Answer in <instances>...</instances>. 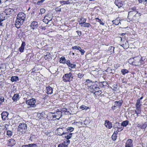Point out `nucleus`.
I'll return each instance as SVG.
<instances>
[{
	"mask_svg": "<svg viewBox=\"0 0 147 147\" xmlns=\"http://www.w3.org/2000/svg\"><path fill=\"white\" fill-rule=\"evenodd\" d=\"M105 125L107 128L109 129H111L113 127L112 123L108 120H105Z\"/></svg>",
	"mask_w": 147,
	"mask_h": 147,
	"instance_id": "obj_12",
	"label": "nucleus"
},
{
	"mask_svg": "<svg viewBox=\"0 0 147 147\" xmlns=\"http://www.w3.org/2000/svg\"><path fill=\"white\" fill-rule=\"evenodd\" d=\"M80 20L82 21L81 22L83 24H84L86 22V20L85 18H83L81 17L80 18Z\"/></svg>",
	"mask_w": 147,
	"mask_h": 147,
	"instance_id": "obj_47",
	"label": "nucleus"
},
{
	"mask_svg": "<svg viewBox=\"0 0 147 147\" xmlns=\"http://www.w3.org/2000/svg\"><path fill=\"white\" fill-rule=\"evenodd\" d=\"M71 1L70 0H66L65 1L63 0L62 1H60L59 3L60 4H62V5H64L67 4L68 5L70 3H71Z\"/></svg>",
	"mask_w": 147,
	"mask_h": 147,
	"instance_id": "obj_18",
	"label": "nucleus"
},
{
	"mask_svg": "<svg viewBox=\"0 0 147 147\" xmlns=\"http://www.w3.org/2000/svg\"><path fill=\"white\" fill-rule=\"evenodd\" d=\"M16 143V141L13 139H11L9 140L8 143V146H13Z\"/></svg>",
	"mask_w": 147,
	"mask_h": 147,
	"instance_id": "obj_19",
	"label": "nucleus"
},
{
	"mask_svg": "<svg viewBox=\"0 0 147 147\" xmlns=\"http://www.w3.org/2000/svg\"><path fill=\"white\" fill-rule=\"evenodd\" d=\"M114 3L119 8L122 7L123 5V2L121 0H115Z\"/></svg>",
	"mask_w": 147,
	"mask_h": 147,
	"instance_id": "obj_11",
	"label": "nucleus"
},
{
	"mask_svg": "<svg viewBox=\"0 0 147 147\" xmlns=\"http://www.w3.org/2000/svg\"><path fill=\"white\" fill-rule=\"evenodd\" d=\"M19 95L18 94H15L12 98V100L14 101H16L19 99Z\"/></svg>",
	"mask_w": 147,
	"mask_h": 147,
	"instance_id": "obj_22",
	"label": "nucleus"
},
{
	"mask_svg": "<svg viewBox=\"0 0 147 147\" xmlns=\"http://www.w3.org/2000/svg\"><path fill=\"white\" fill-rule=\"evenodd\" d=\"M68 144H66V142L64 141L59 144L58 147H67Z\"/></svg>",
	"mask_w": 147,
	"mask_h": 147,
	"instance_id": "obj_23",
	"label": "nucleus"
},
{
	"mask_svg": "<svg viewBox=\"0 0 147 147\" xmlns=\"http://www.w3.org/2000/svg\"><path fill=\"white\" fill-rule=\"evenodd\" d=\"M25 45V42H22L21 46L19 49V50L20 53H22L24 52V47Z\"/></svg>",
	"mask_w": 147,
	"mask_h": 147,
	"instance_id": "obj_17",
	"label": "nucleus"
},
{
	"mask_svg": "<svg viewBox=\"0 0 147 147\" xmlns=\"http://www.w3.org/2000/svg\"><path fill=\"white\" fill-rule=\"evenodd\" d=\"M13 10L9 8L6 9L5 11V13L6 15H10L13 12Z\"/></svg>",
	"mask_w": 147,
	"mask_h": 147,
	"instance_id": "obj_20",
	"label": "nucleus"
},
{
	"mask_svg": "<svg viewBox=\"0 0 147 147\" xmlns=\"http://www.w3.org/2000/svg\"><path fill=\"white\" fill-rule=\"evenodd\" d=\"M119 129H117L116 131H115L114 133L116 134L117 135L118 132L119 131H120V130H119Z\"/></svg>",
	"mask_w": 147,
	"mask_h": 147,
	"instance_id": "obj_60",
	"label": "nucleus"
},
{
	"mask_svg": "<svg viewBox=\"0 0 147 147\" xmlns=\"http://www.w3.org/2000/svg\"><path fill=\"white\" fill-rule=\"evenodd\" d=\"M102 82L103 83V85L104 86H106L108 84L107 82L106 81H104Z\"/></svg>",
	"mask_w": 147,
	"mask_h": 147,
	"instance_id": "obj_59",
	"label": "nucleus"
},
{
	"mask_svg": "<svg viewBox=\"0 0 147 147\" xmlns=\"http://www.w3.org/2000/svg\"><path fill=\"white\" fill-rule=\"evenodd\" d=\"M145 59V58L144 57H141V58L140 57V61H141L142 63V64L144 63L143 62L144 61Z\"/></svg>",
	"mask_w": 147,
	"mask_h": 147,
	"instance_id": "obj_54",
	"label": "nucleus"
},
{
	"mask_svg": "<svg viewBox=\"0 0 147 147\" xmlns=\"http://www.w3.org/2000/svg\"><path fill=\"white\" fill-rule=\"evenodd\" d=\"M53 19L52 15L48 14L44 17L43 21L46 24H48Z\"/></svg>",
	"mask_w": 147,
	"mask_h": 147,
	"instance_id": "obj_8",
	"label": "nucleus"
},
{
	"mask_svg": "<svg viewBox=\"0 0 147 147\" xmlns=\"http://www.w3.org/2000/svg\"><path fill=\"white\" fill-rule=\"evenodd\" d=\"M111 138H112V139L113 140H114V141L116 139V138H117V136H116V134L113 133L111 136Z\"/></svg>",
	"mask_w": 147,
	"mask_h": 147,
	"instance_id": "obj_43",
	"label": "nucleus"
},
{
	"mask_svg": "<svg viewBox=\"0 0 147 147\" xmlns=\"http://www.w3.org/2000/svg\"><path fill=\"white\" fill-rule=\"evenodd\" d=\"M83 24L82 22H79V25H80L81 26H83V25H82V24Z\"/></svg>",
	"mask_w": 147,
	"mask_h": 147,
	"instance_id": "obj_64",
	"label": "nucleus"
},
{
	"mask_svg": "<svg viewBox=\"0 0 147 147\" xmlns=\"http://www.w3.org/2000/svg\"><path fill=\"white\" fill-rule=\"evenodd\" d=\"M83 75H82L81 74V73H79L78 74V77L79 78H82V77H83Z\"/></svg>",
	"mask_w": 147,
	"mask_h": 147,
	"instance_id": "obj_57",
	"label": "nucleus"
},
{
	"mask_svg": "<svg viewBox=\"0 0 147 147\" xmlns=\"http://www.w3.org/2000/svg\"><path fill=\"white\" fill-rule=\"evenodd\" d=\"M46 29V27L42 24L40 26L38 29L39 30H45Z\"/></svg>",
	"mask_w": 147,
	"mask_h": 147,
	"instance_id": "obj_38",
	"label": "nucleus"
},
{
	"mask_svg": "<svg viewBox=\"0 0 147 147\" xmlns=\"http://www.w3.org/2000/svg\"><path fill=\"white\" fill-rule=\"evenodd\" d=\"M113 127L114 128H117L118 129H120V131H121L123 129V128L122 127L121 124L118 122H116L113 125Z\"/></svg>",
	"mask_w": 147,
	"mask_h": 147,
	"instance_id": "obj_13",
	"label": "nucleus"
},
{
	"mask_svg": "<svg viewBox=\"0 0 147 147\" xmlns=\"http://www.w3.org/2000/svg\"><path fill=\"white\" fill-rule=\"evenodd\" d=\"M109 49H110V50L112 49L114 51L115 48L111 46L110 47Z\"/></svg>",
	"mask_w": 147,
	"mask_h": 147,
	"instance_id": "obj_61",
	"label": "nucleus"
},
{
	"mask_svg": "<svg viewBox=\"0 0 147 147\" xmlns=\"http://www.w3.org/2000/svg\"><path fill=\"white\" fill-rule=\"evenodd\" d=\"M66 64L69 67L71 68H76V65L71 63L69 60L67 61Z\"/></svg>",
	"mask_w": 147,
	"mask_h": 147,
	"instance_id": "obj_15",
	"label": "nucleus"
},
{
	"mask_svg": "<svg viewBox=\"0 0 147 147\" xmlns=\"http://www.w3.org/2000/svg\"><path fill=\"white\" fill-rule=\"evenodd\" d=\"M11 80L13 82H17L19 80V78L18 76H12L11 78Z\"/></svg>",
	"mask_w": 147,
	"mask_h": 147,
	"instance_id": "obj_30",
	"label": "nucleus"
},
{
	"mask_svg": "<svg viewBox=\"0 0 147 147\" xmlns=\"http://www.w3.org/2000/svg\"><path fill=\"white\" fill-rule=\"evenodd\" d=\"M46 93L48 94H51L53 93V89L50 86H47L46 87Z\"/></svg>",
	"mask_w": 147,
	"mask_h": 147,
	"instance_id": "obj_16",
	"label": "nucleus"
},
{
	"mask_svg": "<svg viewBox=\"0 0 147 147\" xmlns=\"http://www.w3.org/2000/svg\"><path fill=\"white\" fill-rule=\"evenodd\" d=\"M128 124V121L127 120L123 121L121 123L122 126L126 127Z\"/></svg>",
	"mask_w": 147,
	"mask_h": 147,
	"instance_id": "obj_34",
	"label": "nucleus"
},
{
	"mask_svg": "<svg viewBox=\"0 0 147 147\" xmlns=\"http://www.w3.org/2000/svg\"><path fill=\"white\" fill-rule=\"evenodd\" d=\"M72 134V133H67V135L66 136H65V138L67 140H68L71 138Z\"/></svg>",
	"mask_w": 147,
	"mask_h": 147,
	"instance_id": "obj_33",
	"label": "nucleus"
},
{
	"mask_svg": "<svg viewBox=\"0 0 147 147\" xmlns=\"http://www.w3.org/2000/svg\"><path fill=\"white\" fill-rule=\"evenodd\" d=\"M38 23L36 21H33L32 22L30 25L31 29L33 30L36 29L38 28Z\"/></svg>",
	"mask_w": 147,
	"mask_h": 147,
	"instance_id": "obj_9",
	"label": "nucleus"
},
{
	"mask_svg": "<svg viewBox=\"0 0 147 147\" xmlns=\"http://www.w3.org/2000/svg\"><path fill=\"white\" fill-rule=\"evenodd\" d=\"M5 17H3L0 14V21H2L3 20H5Z\"/></svg>",
	"mask_w": 147,
	"mask_h": 147,
	"instance_id": "obj_49",
	"label": "nucleus"
},
{
	"mask_svg": "<svg viewBox=\"0 0 147 147\" xmlns=\"http://www.w3.org/2000/svg\"><path fill=\"white\" fill-rule=\"evenodd\" d=\"M137 126L138 127H140L141 129H145L147 127V124L146 123H144L143 125L138 124Z\"/></svg>",
	"mask_w": 147,
	"mask_h": 147,
	"instance_id": "obj_24",
	"label": "nucleus"
},
{
	"mask_svg": "<svg viewBox=\"0 0 147 147\" xmlns=\"http://www.w3.org/2000/svg\"><path fill=\"white\" fill-rule=\"evenodd\" d=\"M46 12V10L44 8H41L40 9V13H39V15L42 16V14H44Z\"/></svg>",
	"mask_w": 147,
	"mask_h": 147,
	"instance_id": "obj_35",
	"label": "nucleus"
},
{
	"mask_svg": "<svg viewBox=\"0 0 147 147\" xmlns=\"http://www.w3.org/2000/svg\"><path fill=\"white\" fill-rule=\"evenodd\" d=\"M80 109L82 110H86L89 109V108L88 107L86 106L85 105H82L80 107Z\"/></svg>",
	"mask_w": 147,
	"mask_h": 147,
	"instance_id": "obj_36",
	"label": "nucleus"
},
{
	"mask_svg": "<svg viewBox=\"0 0 147 147\" xmlns=\"http://www.w3.org/2000/svg\"><path fill=\"white\" fill-rule=\"evenodd\" d=\"M67 129L68 131L70 132H72L74 129V128L72 127H68Z\"/></svg>",
	"mask_w": 147,
	"mask_h": 147,
	"instance_id": "obj_45",
	"label": "nucleus"
},
{
	"mask_svg": "<svg viewBox=\"0 0 147 147\" xmlns=\"http://www.w3.org/2000/svg\"><path fill=\"white\" fill-rule=\"evenodd\" d=\"M120 20L119 19V18H117L115 20H113L112 21L113 23L114 24H115L116 25H117L119 24L120 23V24L121 22H120Z\"/></svg>",
	"mask_w": 147,
	"mask_h": 147,
	"instance_id": "obj_21",
	"label": "nucleus"
},
{
	"mask_svg": "<svg viewBox=\"0 0 147 147\" xmlns=\"http://www.w3.org/2000/svg\"><path fill=\"white\" fill-rule=\"evenodd\" d=\"M72 74L69 72L65 74L62 77L63 80L65 82H70L72 81L73 79Z\"/></svg>",
	"mask_w": 147,
	"mask_h": 147,
	"instance_id": "obj_4",
	"label": "nucleus"
},
{
	"mask_svg": "<svg viewBox=\"0 0 147 147\" xmlns=\"http://www.w3.org/2000/svg\"><path fill=\"white\" fill-rule=\"evenodd\" d=\"M98 82L95 81L92 83L91 85H88V90L91 92L93 93L94 92H98L100 94L101 91H98L99 88L98 85Z\"/></svg>",
	"mask_w": 147,
	"mask_h": 147,
	"instance_id": "obj_2",
	"label": "nucleus"
},
{
	"mask_svg": "<svg viewBox=\"0 0 147 147\" xmlns=\"http://www.w3.org/2000/svg\"><path fill=\"white\" fill-rule=\"evenodd\" d=\"M79 51L80 52L81 55H83L85 52L84 50L82 49L81 48L80 49H79Z\"/></svg>",
	"mask_w": 147,
	"mask_h": 147,
	"instance_id": "obj_50",
	"label": "nucleus"
},
{
	"mask_svg": "<svg viewBox=\"0 0 147 147\" xmlns=\"http://www.w3.org/2000/svg\"><path fill=\"white\" fill-rule=\"evenodd\" d=\"M26 16L25 13L21 12L19 13L18 14L15 24L17 28H20V26L23 24L25 20Z\"/></svg>",
	"mask_w": 147,
	"mask_h": 147,
	"instance_id": "obj_1",
	"label": "nucleus"
},
{
	"mask_svg": "<svg viewBox=\"0 0 147 147\" xmlns=\"http://www.w3.org/2000/svg\"><path fill=\"white\" fill-rule=\"evenodd\" d=\"M125 45L127 46L126 47H127V48H128V47L129 44L127 41L125 43Z\"/></svg>",
	"mask_w": 147,
	"mask_h": 147,
	"instance_id": "obj_62",
	"label": "nucleus"
},
{
	"mask_svg": "<svg viewBox=\"0 0 147 147\" xmlns=\"http://www.w3.org/2000/svg\"><path fill=\"white\" fill-rule=\"evenodd\" d=\"M80 48L81 47H80L79 46H74L73 47H72V49L74 50L76 49L77 50H79V49H80Z\"/></svg>",
	"mask_w": 147,
	"mask_h": 147,
	"instance_id": "obj_44",
	"label": "nucleus"
},
{
	"mask_svg": "<svg viewBox=\"0 0 147 147\" xmlns=\"http://www.w3.org/2000/svg\"><path fill=\"white\" fill-rule=\"evenodd\" d=\"M98 84H99V86L101 88H102L104 87L102 82H98Z\"/></svg>",
	"mask_w": 147,
	"mask_h": 147,
	"instance_id": "obj_53",
	"label": "nucleus"
},
{
	"mask_svg": "<svg viewBox=\"0 0 147 147\" xmlns=\"http://www.w3.org/2000/svg\"><path fill=\"white\" fill-rule=\"evenodd\" d=\"M143 98V96H141L140 98H139L138 99V100H139L140 101V100L142 99Z\"/></svg>",
	"mask_w": 147,
	"mask_h": 147,
	"instance_id": "obj_63",
	"label": "nucleus"
},
{
	"mask_svg": "<svg viewBox=\"0 0 147 147\" xmlns=\"http://www.w3.org/2000/svg\"><path fill=\"white\" fill-rule=\"evenodd\" d=\"M27 131V125L24 123H20L18 128V132L19 134L26 133Z\"/></svg>",
	"mask_w": 147,
	"mask_h": 147,
	"instance_id": "obj_3",
	"label": "nucleus"
},
{
	"mask_svg": "<svg viewBox=\"0 0 147 147\" xmlns=\"http://www.w3.org/2000/svg\"><path fill=\"white\" fill-rule=\"evenodd\" d=\"M93 82L92 81H91L89 79H87L86 80V82L87 83H89V84H92L93 82Z\"/></svg>",
	"mask_w": 147,
	"mask_h": 147,
	"instance_id": "obj_51",
	"label": "nucleus"
},
{
	"mask_svg": "<svg viewBox=\"0 0 147 147\" xmlns=\"http://www.w3.org/2000/svg\"><path fill=\"white\" fill-rule=\"evenodd\" d=\"M45 58L46 60H49L51 59L50 54L49 53H47V54L45 56Z\"/></svg>",
	"mask_w": 147,
	"mask_h": 147,
	"instance_id": "obj_32",
	"label": "nucleus"
},
{
	"mask_svg": "<svg viewBox=\"0 0 147 147\" xmlns=\"http://www.w3.org/2000/svg\"><path fill=\"white\" fill-rule=\"evenodd\" d=\"M76 32L77 33L78 35L79 36H80L81 34V32L80 31L78 30L76 31Z\"/></svg>",
	"mask_w": 147,
	"mask_h": 147,
	"instance_id": "obj_58",
	"label": "nucleus"
},
{
	"mask_svg": "<svg viewBox=\"0 0 147 147\" xmlns=\"http://www.w3.org/2000/svg\"><path fill=\"white\" fill-rule=\"evenodd\" d=\"M132 140L131 139L127 140L125 144V147H133Z\"/></svg>",
	"mask_w": 147,
	"mask_h": 147,
	"instance_id": "obj_14",
	"label": "nucleus"
},
{
	"mask_svg": "<svg viewBox=\"0 0 147 147\" xmlns=\"http://www.w3.org/2000/svg\"><path fill=\"white\" fill-rule=\"evenodd\" d=\"M136 109L135 111V113L137 114H140L141 112V107H139V109L138 108H136Z\"/></svg>",
	"mask_w": 147,
	"mask_h": 147,
	"instance_id": "obj_37",
	"label": "nucleus"
},
{
	"mask_svg": "<svg viewBox=\"0 0 147 147\" xmlns=\"http://www.w3.org/2000/svg\"><path fill=\"white\" fill-rule=\"evenodd\" d=\"M63 113V112H62L61 111H58L56 112V113L58 115H60L58 119V120L61 117H62V113Z\"/></svg>",
	"mask_w": 147,
	"mask_h": 147,
	"instance_id": "obj_39",
	"label": "nucleus"
},
{
	"mask_svg": "<svg viewBox=\"0 0 147 147\" xmlns=\"http://www.w3.org/2000/svg\"><path fill=\"white\" fill-rule=\"evenodd\" d=\"M8 115L9 113L5 111H3L1 114V118L4 121L8 120Z\"/></svg>",
	"mask_w": 147,
	"mask_h": 147,
	"instance_id": "obj_10",
	"label": "nucleus"
},
{
	"mask_svg": "<svg viewBox=\"0 0 147 147\" xmlns=\"http://www.w3.org/2000/svg\"><path fill=\"white\" fill-rule=\"evenodd\" d=\"M26 103L28 105V107L34 108L36 107V105L35 104L36 102V99L34 98H32L27 100L26 102Z\"/></svg>",
	"mask_w": 147,
	"mask_h": 147,
	"instance_id": "obj_5",
	"label": "nucleus"
},
{
	"mask_svg": "<svg viewBox=\"0 0 147 147\" xmlns=\"http://www.w3.org/2000/svg\"><path fill=\"white\" fill-rule=\"evenodd\" d=\"M123 101L122 100L119 101H116L114 102V105L112 107V109L115 110L117 108H120L123 104Z\"/></svg>",
	"mask_w": 147,
	"mask_h": 147,
	"instance_id": "obj_7",
	"label": "nucleus"
},
{
	"mask_svg": "<svg viewBox=\"0 0 147 147\" xmlns=\"http://www.w3.org/2000/svg\"><path fill=\"white\" fill-rule=\"evenodd\" d=\"M134 61L132 62L131 64L135 66H140L142 65V63L140 61V57L138 56L134 57L133 58Z\"/></svg>",
	"mask_w": 147,
	"mask_h": 147,
	"instance_id": "obj_6",
	"label": "nucleus"
},
{
	"mask_svg": "<svg viewBox=\"0 0 147 147\" xmlns=\"http://www.w3.org/2000/svg\"><path fill=\"white\" fill-rule=\"evenodd\" d=\"M131 11L128 12V17L130 15L132 14V12L133 11H136V7H132L130 9Z\"/></svg>",
	"mask_w": 147,
	"mask_h": 147,
	"instance_id": "obj_26",
	"label": "nucleus"
},
{
	"mask_svg": "<svg viewBox=\"0 0 147 147\" xmlns=\"http://www.w3.org/2000/svg\"><path fill=\"white\" fill-rule=\"evenodd\" d=\"M7 135L9 137H10L12 135V133L11 131L8 130L7 132Z\"/></svg>",
	"mask_w": 147,
	"mask_h": 147,
	"instance_id": "obj_42",
	"label": "nucleus"
},
{
	"mask_svg": "<svg viewBox=\"0 0 147 147\" xmlns=\"http://www.w3.org/2000/svg\"><path fill=\"white\" fill-rule=\"evenodd\" d=\"M45 114L43 113H38L37 116L40 119H43L45 118Z\"/></svg>",
	"mask_w": 147,
	"mask_h": 147,
	"instance_id": "obj_25",
	"label": "nucleus"
},
{
	"mask_svg": "<svg viewBox=\"0 0 147 147\" xmlns=\"http://www.w3.org/2000/svg\"><path fill=\"white\" fill-rule=\"evenodd\" d=\"M44 1L43 0H40V1H38L36 3V4L38 5H40L42 4V3Z\"/></svg>",
	"mask_w": 147,
	"mask_h": 147,
	"instance_id": "obj_48",
	"label": "nucleus"
},
{
	"mask_svg": "<svg viewBox=\"0 0 147 147\" xmlns=\"http://www.w3.org/2000/svg\"><path fill=\"white\" fill-rule=\"evenodd\" d=\"M127 79L125 78H123L122 79V82L123 83L126 84L127 83Z\"/></svg>",
	"mask_w": 147,
	"mask_h": 147,
	"instance_id": "obj_56",
	"label": "nucleus"
},
{
	"mask_svg": "<svg viewBox=\"0 0 147 147\" xmlns=\"http://www.w3.org/2000/svg\"><path fill=\"white\" fill-rule=\"evenodd\" d=\"M121 72L123 75H125L126 74L129 73V71L126 69H121Z\"/></svg>",
	"mask_w": 147,
	"mask_h": 147,
	"instance_id": "obj_29",
	"label": "nucleus"
},
{
	"mask_svg": "<svg viewBox=\"0 0 147 147\" xmlns=\"http://www.w3.org/2000/svg\"><path fill=\"white\" fill-rule=\"evenodd\" d=\"M142 104H141V102L139 100H137V102L136 104V108H138L139 109V107H140L141 106Z\"/></svg>",
	"mask_w": 147,
	"mask_h": 147,
	"instance_id": "obj_27",
	"label": "nucleus"
},
{
	"mask_svg": "<svg viewBox=\"0 0 147 147\" xmlns=\"http://www.w3.org/2000/svg\"><path fill=\"white\" fill-rule=\"evenodd\" d=\"M96 22H99L100 25H104L105 23L102 22V21L100 19L99 20L96 21Z\"/></svg>",
	"mask_w": 147,
	"mask_h": 147,
	"instance_id": "obj_55",
	"label": "nucleus"
},
{
	"mask_svg": "<svg viewBox=\"0 0 147 147\" xmlns=\"http://www.w3.org/2000/svg\"><path fill=\"white\" fill-rule=\"evenodd\" d=\"M67 109H62L61 110L62 112H63V113H64L65 114H68L69 113V111L67 110Z\"/></svg>",
	"mask_w": 147,
	"mask_h": 147,
	"instance_id": "obj_40",
	"label": "nucleus"
},
{
	"mask_svg": "<svg viewBox=\"0 0 147 147\" xmlns=\"http://www.w3.org/2000/svg\"><path fill=\"white\" fill-rule=\"evenodd\" d=\"M67 61L65 57H61L60 59L59 62L60 63H62L63 64H65L66 63V62Z\"/></svg>",
	"mask_w": 147,
	"mask_h": 147,
	"instance_id": "obj_28",
	"label": "nucleus"
},
{
	"mask_svg": "<svg viewBox=\"0 0 147 147\" xmlns=\"http://www.w3.org/2000/svg\"><path fill=\"white\" fill-rule=\"evenodd\" d=\"M139 3H143L144 4H146L147 3V0H138Z\"/></svg>",
	"mask_w": 147,
	"mask_h": 147,
	"instance_id": "obj_41",
	"label": "nucleus"
},
{
	"mask_svg": "<svg viewBox=\"0 0 147 147\" xmlns=\"http://www.w3.org/2000/svg\"><path fill=\"white\" fill-rule=\"evenodd\" d=\"M34 137L35 136L34 135L31 134L29 139L31 141H32L33 139L34 138Z\"/></svg>",
	"mask_w": 147,
	"mask_h": 147,
	"instance_id": "obj_52",
	"label": "nucleus"
},
{
	"mask_svg": "<svg viewBox=\"0 0 147 147\" xmlns=\"http://www.w3.org/2000/svg\"><path fill=\"white\" fill-rule=\"evenodd\" d=\"M36 144H31L28 145H24L22 147H35Z\"/></svg>",
	"mask_w": 147,
	"mask_h": 147,
	"instance_id": "obj_31",
	"label": "nucleus"
},
{
	"mask_svg": "<svg viewBox=\"0 0 147 147\" xmlns=\"http://www.w3.org/2000/svg\"><path fill=\"white\" fill-rule=\"evenodd\" d=\"M85 24H84L83 25V26L85 27H90L91 26V25L89 23H84Z\"/></svg>",
	"mask_w": 147,
	"mask_h": 147,
	"instance_id": "obj_46",
	"label": "nucleus"
}]
</instances>
